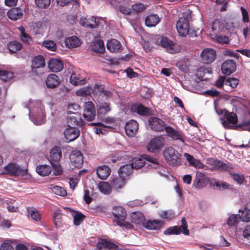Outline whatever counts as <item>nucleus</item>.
Here are the masks:
<instances>
[{"label":"nucleus","instance_id":"obj_1","mask_svg":"<svg viewBox=\"0 0 250 250\" xmlns=\"http://www.w3.org/2000/svg\"><path fill=\"white\" fill-rule=\"evenodd\" d=\"M29 117L36 125H41L44 122V107L39 101L33 102L30 105Z\"/></svg>","mask_w":250,"mask_h":250},{"label":"nucleus","instance_id":"obj_2","mask_svg":"<svg viewBox=\"0 0 250 250\" xmlns=\"http://www.w3.org/2000/svg\"><path fill=\"white\" fill-rule=\"evenodd\" d=\"M113 214L116 218L115 221L118 225L125 227L126 229H131L132 225L125 221L126 213L125 209L122 207H115L113 208Z\"/></svg>","mask_w":250,"mask_h":250},{"label":"nucleus","instance_id":"obj_3","mask_svg":"<svg viewBox=\"0 0 250 250\" xmlns=\"http://www.w3.org/2000/svg\"><path fill=\"white\" fill-rule=\"evenodd\" d=\"M163 155L166 161L173 166L178 165L181 157L178 151L172 147L166 148L163 152Z\"/></svg>","mask_w":250,"mask_h":250},{"label":"nucleus","instance_id":"obj_4","mask_svg":"<svg viewBox=\"0 0 250 250\" xmlns=\"http://www.w3.org/2000/svg\"><path fill=\"white\" fill-rule=\"evenodd\" d=\"M225 117L221 119V121L223 126L226 128L233 129L235 128L234 125L237 123L238 118L237 115L233 112H228L224 109L222 111Z\"/></svg>","mask_w":250,"mask_h":250},{"label":"nucleus","instance_id":"obj_5","mask_svg":"<svg viewBox=\"0 0 250 250\" xmlns=\"http://www.w3.org/2000/svg\"><path fill=\"white\" fill-rule=\"evenodd\" d=\"M114 120L110 117H107L103 120V122L92 123L91 125L97 126V127L94 128L95 132L97 134H101L104 135L106 133L105 128H111L110 125L113 124Z\"/></svg>","mask_w":250,"mask_h":250},{"label":"nucleus","instance_id":"obj_6","mask_svg":"<svg viewBox=\"0 0 250 250\" xmlns=\"http://www.w3.org/2000/svg\"><path fill=\"white\" fill-rule=\"evenodd\" d=\"M188 17L180 18L176 23V28L179 35L182 37H186L189 32V25L188 20Z\"/></svg>","mask_w":250,"mask_h":250},{"label":"nucleus","instance_id":"obj_7","mask_svg":"<svg viewBox=\"0 0 250 250\" xmlns=\"http://www.w3.org/2000/svg\"><path fill=\"white\" fill-rule=\"evenodd\" d=\"M164 138L162 136L154 137L147 144V150L151 152L160 150L164 145Z\"/></svg>","mask_w":250,"mask_h":250},{"label":"nucleus","instance_id":"obj_8","mask_svg":"<svg viewBox=\"0 0 250 250\" xmlns=\"http://www.w3.org/2000/svg\"><path fill=\"white\" fill-rule=\"evenodd\" d=\"M95 115V108L93 103L89 101L85 102L83 105V118L87 121H91L94 119Z\"/></svg>","mask_w":250,"mask_h":250},{"label":"nucleus","instance_id":"obj_9","mask_svg":"<svg viewBox=\"0 0 250 250\" xmlns=\"http://www.w3.org/2000/svg\"><path fill=\"white\" fill-rule=\"evenodd\" d=\"M70 161L73 167L81 168L83 164V157L81 152L75 150L73 151L70 155Z\"/></svg>","mask_w":250,"mask_h":250},{"label":"nucleus","instance_id":"obj_10","mask_svg":"<svg viewBox=\"0 0 250 250\" xmlns=\"http://www.w3.org/2000/svg\"><path fill=\"white\" fill-rule=\"evenodd\" d=\"M148 124L150 128L155 131H161L165 129L166 124L161 119L152 117L149 118Z\"/></svg>","mask_w":250,"mask_h":250},{"label":"nucleus","instance_id":"obj_11","mask_svg":"<svg viewBox=\"0 0 250 250\" xmlns=\"http://www.w3.org/2000/svg\"><path fill=\"white\" fill-rule=\"evenodd\" d=\"M201 57L205 63H211L214 61L216 58V52L211 48H205L202 51Z\"/></svg>","mask_w":250,"mask_h":250},{"label":"nucleus","instance_id":"obj_12","mask_svg":"<svg viewBox=\"0 0 250 250\" xmlns=\"http://www.w3.org/2000/svg\"><path fill=\"white\" fill-rule=\"evenodd\" d=\"M236 64L232 60H228L224 62L221 66L222 73L226 75H230L235 71Z\"/></svg>","mask_w":250,"mask_h":250},{"label":"nucleus","instance_id":"obj_13","mask_svg":"<svg viewBox=\"0 0 250 250\" xmlns=\"http://www.w3.org/2000/svg\"><path fill=\"white\" fill-rule=\"evenodd\" d=\"M163 225L164 222L161 220H149L143 223V227L149 230H158Z\"/></svg>","mask_w":250,"mask_h":250},{"label":"nucleus","instance_id":"obj_14","mask_svg":"<svg viewBox=\"0 0 250 250\" xmlns=\"http://www.w3.org/2000/svg\"><path fill=\"white\" fill-rule=\"evenodd\" d=\"M138 129V124L134 120H130L125 125V131L129 137H133L136 134Z\"/></svg>","mask_w":250,"mask_h":250},{"label":"nucleus","instance_id":"obj_15","mask_svg":"<svg viewBox=\"0 0 250 250\" xmlns=\"http://www.w3.org/2000/svg\"><path fill=\"white\" fill-rule=\"evenodd\" d=\"M118 247L106 240L102 239L97 245V250H118Z\"/></svg>","mask_w":250,"mask_h":250},{"label":"nucleus","instance_id":"obj_16","mask_svg":"<svg viewBox=\"0 0 250 250\" xmlns=\"http://www.w3.org/2000/svg\"><path fill=\"white\" fill-rule=\"evenodd\" d=\"M64 135L65 138L70 142L75 140L79 137L80 131L76 127H69L64 130Z\"/></svg>","mask_w":250,"mask_h":250},{"label":"nucleus","instance_id":"obj_17","mask_svg":"<svg viewBox=\"0 0 250 250\" xmlns=\"http://www.w3.org/2000/svg\"><path fill=\"white\" fill-rule=\"evenodd\" d=\"M158 44L162 47L166 48L170 53H173L175 52L174 44L173 42L169 40L166 37H161L158 39Z\"/></svg>","mask_w":250,"mask_h":250},{"label":"nucleus","instance_id":"obj_18","mask_svg":"<svg viewBox=\"0 0 250 250\" xmlns=\"http://www.w3.org/2000/svg\"><path fill=\"white\" fill-rule=\"evenodd\" d=\"M48 67L51 71L57 72L62 69L63 64L60 59H51L48 63Z\"/></svg>","mask_w":250,"mask_h":250},{"label":"nucleus","instance_id":"obj_19","mask_svg":"<svg viewBox=\"0 0 250 250\" xmlns=\"http://www.w3.org/2000/svg\"><path fill=\"white\" fill-rule=\"evenodd\" d=\"M64 43L67 48L72 49L80 46L81 42L78 37L72 36L66 38L64 40Z\"/></svg>","mask_w":250,"mask_h":250},{"label":"nucleus","instance_id":"obj_20","mask_svg":"<svg viewBox=\"0 0 250 250\" xmlns=\"http://www.w3.org/2000/svg\"><path fill=\"white\" fill-rule=\"evenodd\" d=\"M80 23L83 26L90 28H94L97 26V19L93 16L82 18Z\"/></svg>","mask_w":250,"mask_h":250},{"label":"nucleus","instance_id":"obj_21","mask_svg":"<svg viewBox=\"0 0 250 250\" xmlns=\"http://www.w3.org/2000/svg\"><path fill=\"white\" fill-rule=\"evenodd\" d=\"M184 157L188 162L189 166L193 167L196 168H204V165L203 164H202L199 160L195 159L190 154L187 153H184Z\"/></svg>","mask_w":250,"mask_h":250},{"label":"nucleus","instance_id":"obj_22","mask_svg":"<svg viewBox=\"0 0 250 250\" xmlns=\"http://www.w3.org/2000/svg\"><path fill=\"white\" fill-rule=\"evenodd\" d=\"M67 123L69 125H82V119L79 112H73L67 115Z\"/></svg>","mask_w":250,"mask_h":250},{"label":"nucleus","instance_id":"obj_23","mask_svg":"<svg viewBox=\"0 0 250 250\" xmlns=\"http://www.w3.org/2000/svg\"><path fill=\"white\" fill-rule=\"evenodd\" d=\"M60 80L55 74H50L45 80L46 86L49 88H54L59 85Z\"/></svg>","mask_w":250,"mask_h":250},{"label":"nucleus","instance_id":"obj_24","mask_svg":"<svg viewBox=\"0 0 250 250\" xmlns=\"http://www.w3.org/2000/svg\"><path fill=\"white\" fill-rule=\"evenodd\" d=\"M106 46L107 49L114 53L119 52L122 50L121 43L116 39H112L108 41Z\"/></svg>","mask_w":250,"mask_h":250},{"label":"nucleus","instance_id":"obj_25","mask_svg":"<svg viewBox=\"0 0 250 250\" xmlns=\"http://www.w3.org/2000/svg\"><path fill=\"white\" fill-rule=\"evenodd\" d=\"M8 17L13 21H17L22 18L23 11L19 8H13L7 12Z\"/></svg>","mask_w":250,"mask_h":250},{"label":"nucleus","instance_id":"obj_26","mask_svg":"<svg viewBox=\"0 0 250 250\" xmlns=\"http://www.w3.org/2000/svg\"><path fill=\"white\" fill-rule=\"evenodd\" d=\"M239 212L240 219L244 222H250V204H247L243 209H240Z\"/></svg>","mask_w":250,"mask_h":250},{"label":"nucleus","instance_id":"obj_27","mask_svg":"<svg viewBox=\"0 0 250 250\" xmlns=\"http://www.w3.org/2000/svg\"><path fill=\"white\" fill-rule=\"evenodd\" d=\"M132 168L129 164L121 166L119 170V175L126 180L132 173Z\"/></svg>","mask_w":250,"mask_h":250},{"label":"nucleus","instance_id":"obj_28","mask_svg":"<svg viewBox=\"0 0 250 250\" xmlns=\"http://www.w3.org/2000/svg\"><path fill=\"white\" fill-rule=\"evenodd\" d=\"M110 169L107 166L103 165L98 167L97 168V174L101 179H106L110 173Z\"/></svg>","mask_w":250,"mask_h":250},{"label":"nucleus","instance_id":"obj_29","mask_svg":"<svg viewBox=\"0 0 250 250\" xmlns=\"http://www.w3.org/2000/svg\"><path fill=\"white\" fill-rule=\"evenodd\" d=\"M111 110L110 105L109 103L104 102L99 104L98 108V116L100 117H104Z\"/></svg>","mask_w":250,"mask_h":250},{"label":"nucleus","instance_id":"obj_30","mask_svg":"<svg viewBox=\"0 0 250 250\" xmlns=\"http://www.w3.org/2000/svg\"><path fill=\"white\" fill-rule=\"evenodd\" d=\"M125 179L121 177L119 175V177L113 178L111 181V184L113 189L115 190H119L122 188L125 184Z\"/></svg>","mask_w":250,"mask_h":250},{"label":"nucleus","instance_id":"obj_31","mask_svg":"<svg viewBox=\"0 0 250 250\" xmlns=\"http://www.w3.org/2000/svg\"><path fill=\"white\" fill-rule=\"evenodd\" d=\"M130 218L131 222L136 224H141L145 223V216L140 212H133L130 214Z\"/></svg>","mask_w":250,"mask_h":250},{"label":"nucleus","instance_id":"obj_32","mask_svg":"<svg viewBox=\"0 0 250 250\" xmlns=\"http://www.w3.org/2000/svg\"><path fill=\"white\" fill-rule=\"evenodd\" d=\"M165 130L168 135L172 139L174 140H179L182 142H184L182 135L178 131L169 126L165 127Z\"/></svg>","mask_w":250,"mask_h":250},{"label":"nucleus","instance_id":"obj_33","mask_svg":"<svg viewBox=\"0 0 250 250\" xmlns=\"http://www.w3.org/2000/svg\"><path fill=\"white\" fill-rule=\"evenodd\" d=\"M206 176L200 172H197L196 178L194 181V184L197 188H201L205 185L206 182Z\"/></svg>","mask_w":250,"mask_h":250},{"label":"nucleus","instance_id":"obj_34","mask_svg":"<svg viewBox=\"0 0 250 250\" xmlns=\"http://www.w3.org/2000/svg\"><path fill=\"white\" fill-rule=\"evenodd\" d=\"M70 82L73 85H83L85 83V79L80 74L73 73L70 76Z\"/></svg>","mask_w":250,"mask_h":250},{"label":"nucleus","instance_id":"obj_35","mask_svg":"<svg viewBox=\"0 0 250 250\" xmlns=\"http://www.w3.org/2000/svg\"><path fill=\"white\" fill-rule=\"evenodd\" d=\"M159 21L160 19L157 15H150L146 18L145 23L148 27H153L155 26Z\"/></svg>","mask_w":250,"mask_h":250},{"label":"nucleus","instance_id":"obj_36","mask_svg":"<svg viewBox=\"0 0 250 250\" xmlns=\"http://www.w3.org/2000/svg\"><path fill=\"white\" fill-rule=\"evenodd\" d=\"M28 216L36 221H40L41 219V216L40 212L37 208L33 207L27 208Z\"/></svg>","mask_w":250,"mask_h":250},{"label":"nucleus","instance_id":"obj_37","mask_svg":"<svg viewBox=\"0 0 250 250\" xmlns=\"http://www.w3.org/2000/svg\"><path fill=\"white\" fill-rule=\"evenodd\" d=\"M146 163L144 158L142 157L133 158L130 164L132 168L139 169L143 167Z\"/></svg>","mask_w":250,"mask_h":250},{"label":"nucleus","instance_id":"obj_38","mask_svg":"<svg viewBox=\"0 0 250 250\" xmlns=\"http://www.w3.org/2000/svg\"><path fill=\"white\" fill-rule=\"evenodd\" d=\"M72 213L74 219V224L76 226L80 225L85 218L84 215L80 212L74 211L69 208H66Z\"/></svg>","mask_w":250,"mask_h":250},{"label":"nucleus","instance_id":"obj_39","mask_svg":"<svg viewBox=\"0 0 250 250\" xmlns=\"http://www.w3.org/2000/svg\"><path fill=\"white\" fill-rule=\"evenodd\" d=\"M7 173L11 175H18L20 173V167L15 164L11 163L7 165L4 167Z\"/></svg>","mask_w":250,"mask_h":250},{"label":"nucleus","instance_id":"obj_40","mask_svg":"<svg viewBox=\"0 0 250 250\" xmlns=\"http://www.w3.org/2000/svg\"><path fill=\"white\" fill-rule=\"evenodd\" d=\"M51 167L46 165H39L36 167L37 172L42 176L48 175L51 173Z\"/></svg>","mask_w":250,"mask_h":250},{"label":"nucleus","instance_id":"obj_41","mask_svg":"<svg viewBox=\"0 0 250 250\" xmlns=\"http://www.w3.org/2000/svg\"><path fill=\"white\" fill-rule=\"evenodd\" d=\"M62 156V151L58 146H55L51 149L50 152V157L52 160L58 162L60 160Z\"/></svg>","mask_w":250,"mask_h":250},{"label":"nucleus","instance_id":"obj_42","mask_svg":"<svg viewBox=\"0 0 250 250\" xmlns=\"http://www.w3.org/2000/svg\"><path fill=\"white\" fill-rule=\"evenodd\" d=\"M132 111L140 115H146L148 114L149 110L141 104H135L131 107Z\"/></svg>","mask_w":250,"mask_h":250},{"label":"nucleus","instance_id":"obj_43","mask_svg":"<svg viewBox=\"0 0 250 250\" xmlns=\"http://www.w3.org/2000/svg\"><path fill=\"white\" fill-rule=\"evenodd\" d=\"M98 187L100 191L105 194H109L111 192L112 187L111 185L106 182L99 183Z\"/></svg>","mask_w":250,"mask_h":250},{"label":"nucleus","instance_id":"obj_44","mask_svg":"<svg viewBox=\"0 0 250 250\" xmlns=\"http://www.w3.org/2000/svg\"><path fill=\"white\" fill-rule=\"evenodd\" d=\"M91 49L96 52H102L104 50V42L101 40L93 41L91 45Z\"/></svg>","mask_w":250,"mask_h":250},{"label":"nucleus","instance_id":"obj_45","mask_svg":"<svg viewBox=\"0 0 250 250\" xmlns=\"http://www.w3.org/2000/svg\"><path fill=\"white\" fill-rule=\"evenodd\" d=\"M44 65V59L43 57L41 56L35 57L32 61V66L33 68H40L43 67Z\"/></svg>","mask_w":250,"mask_h":250},{"label":"nucleus","instance_id":"obj_46","mask_svg":"<svg viewBox=\"0 0 250 250\" xmlns=\"http://www.w3.org/2000/svg\"><path fill=\"white\" fill-rule=\"evenodd\" d=\"M158 214L161 218L167 221H169L175 217V213L172 210H162Z\"/></svg>","mask_w":250,"mask_h":250},{"label":"nucleus","instance_id":"obj_47","mask_svg":"<svg viewBox=\"0 0 250 250\" xmlns=\"http://www.w3.org/2000/svg\"><path fill=\"white\" fill-rule=\"evenodd\" d=\"M7 46L9 51L12 53L20 50L22 47L21 44L16 41L10 42Z\"/></svg>","mask_w":250,"mask_h":250},{"label":"nucleus","instance_id":"obj_48","mask_svg":"<svg viewBox=\"0 0 250 250\" xmlns=\"http://www.w3.org/2000/svg\"><path fill=\"white\" fill-rule=\"evenodd\" d=\"M20 32V38L21 40L23 42L26 43H29L31 41V38L30 36L27 34L25 31L24 28L21 26L18 28Z\"/></svg>","mask_w":250,"mask_h":250},{"label":"nucleus","instance_id":"obj_49","mask_svg":"<svg viewBox=\"0 0 250 250\" xmlns=\"http://www.w3.org/2000/svg\"><path fill=\"white\" fill-rule=\"evenodd\" d=\"M53 218L55 226L57 227H60L62 223V216L60 209H57L54 211Z\"/></svg>","mask_w":250,"mask_h":250},{"label":"nucleus","instance_id":"obj_50","mask_svg":"<svg viewBox=\"0 0 250 250\" xmlns=\"http://www.w3.org/2000/svg\"><path fill=\"white\" fill-rule=\"evenodd\" d=\"M127 159V155L124 152L116 153L111 159L113 163L124 161Z\"/></svg>","mask_w":250,"mask_h":250},{"label":"nucleus","instance_id":"obj_51","mask_svg":"<svg viewBox=\"0 0 250 250\" xmlns=\"http://www.w3.org/2000/svg\"><path fill=\"white\" fill-rule=\"evenodd\" d=\"M240 219L239 214H231L228 218L227 223L229 226H235Z\"/></svg>","mask_w":250,"mask_h":250},{"label":"nucleus","instance_id":"obj_52","mask_svg":"<svg viewBox=\"0 0 250 250\" xmlns=\"http://www.w3.org/2000/svg\"><path fill=\"white\" fill-rule=\"evenodd\" d=\"M238 80L234 78H229L225 80V86H229L231 88H234L238 85Z\"/></svg>","mask_w":250,"mask_h":250},{"label":"nucleus","instance_id":"obj_53","mask_svg":"<svg viewBox=\"0 0 250 250\" xmlns=\"http://www.w3.org/2000/svg\"><path fill=\"white\" fill-rule=\"evenodd\" d=\"M51 188L52 191L57 195L62 196H65L67 194V192L65 189L61 187L57 186H52L51 187Z\"/></svg>","mask_w":250,"mask_h":250},{"label":"nucleus","instance_id":"obj_54","mask_svg":"<svg viewBox=\"0 0 250 250\" xmlns=\"http://www.w3.org/2000/svg\"><path fill=\"white\" fill-rule=\"evenodd\" d=\"M224 27V24L219 20H215L212 22L211 29L213 31H221Z\"/></svg>","mask_w":250,"mask_h":250},{"label":"nucleus","instance_id":"obj_55","mask_svg":"<svg viewBox=\"0 0 250 250\" xmlns=\"http://www.w3.org/2000/svg\"><path fill=\"white\" fill-rule=\"evenodd\" d=\"M35 3L40 8H46L50 4V0H35Z\"/></svg>","mask_w":250,"mask_h":250},{"label":"nucleus","instance_id":"obj_56","mask_svg":"<svg viewBox=\"0 0 250 250\" xmlns=\"http://www.w3.org/2000/svg\"><path fill=\"white\" fill-rule=\"evenodd\" d=\"M13 76V73L6 71L0 70V77L3 81H7L12 78Z\"/></svg>","mask_w":250,"mask_h":250},{"label":"nucleus","instance_id":"obj_57","mask_svg":"<svg viewBox=\"0 0 250 250\" xmlns=\"http://www.w3.org/2000/svg\"><path fill=\"white\" fill-rule=\"evenodd\" d=\"M104 89V85L103 84H96L92 89L93 94L96 95H101Z\"/></svg>","mask_w":250,"mask_h":250},{"label":"nucleus","instance_id":"obj_58","mask_svg":"<svg viewBox=\"0 0 250 250\" xmlns=\"http://www.w3.org/2000/svg\"><path fill=\"white\" fill-rule=\"evenodd\" d=\"M43 46L48 50L53 51L56 49L55 42L52 41H46L43 43Z\"/></svg>","mask_w":250,"mask_h":250},{"label":"nucleus","instance_id":"obj_59","mask_svg":"<svg viewBox=\"0 0 250 250\" xmlns=\"http://www.w3.org/2000/svg\"><path fill=\"white\" fill-rule=\"evenodd\" d=\"M220 161L219 160H215L213 158H208L207 159V164L211 167L212 169H218Z\"/></svg>","mask_w":250,"mask_h":250},{"label":"nucleus","instance_id":"obj_60","mask_svg":"<svg viewBox=\"0 0 250 250\" xmlns=\"http://www.w3.org/2000/svg\"><path fill=\"white\" fill-rule=\"evenodd\" d=\"M232 169V167L229 163H225L220 161L219 166L218 169L221 171H230Z\"/></svg>","mask_w":250,"mask_h":250},{"label":"nucleus","instance_id":"obj_61","mask_svg":"<svg viewBox=\"0 0 250 250\" xmlns=\"http://www.w3.org/2000/svg\"><path fill=\"white\" fill-rule=\"evenodd\" d=\"M164 233L166 235L179 234L178 228L177 226L171 227L166 230Z\"/></svg>","mask_w":250,"mask_h":250},{"label":"nucleus","instance_id":"obj_62","mask_svg":"<svg viewBox=\"0 0 250 250\" xmlns=\"http://www.w3.org/2000/svg\"><path fill=\"white\" fill-rule=\"evenodd\" d=\"M242 232L244 238L250 242V225L245 227L243 229Z\"/></svg>","mask_w":250,"mask_h":250},{"label":"nucleus","instance_id":"obj_63","mask_svg":"<svg viewBox=\"0 0 250 250\" xmlns=\"http://www.w3.org/2000/svg\"><path fill=\"white\" fill-rule=\"evenodd\" d=\"M147 5H145L142 3H137L132 5V8L133 10L136 12H141L145 10L146 7Z\"/></svg>","mask_w":250,"mask_h":250},{"label":"nucleus","instance_id":"obj_64","mask_svg":"<svg viewBox=\"0 0 250 250\" xmlns=\"http://www.w3.org/2000/svg\"><path fill=\"white\" fill-rule=\"evenodd\" d=\"M217 42L220 43H228L229 42V38L227 36L220 35L216 36L214 39Z\"/></svg>","mask_w":250,"mask_h":250}]
</instances>
